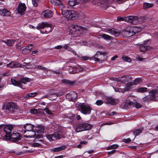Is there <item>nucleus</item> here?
Instances as JSON below:
<instances>
[{
	"mask_svg": "<svg viewBox=\"0 0 158 158\" xmlns=\"http://www.w3.org/2000/svg\"><path fill=\"white\" fill-rule=\"evenodd\" d=\"M13 126L11 125H7L5 126L4 128L5 135L3 137V139L9 140L12 139L14 141H18L21 139L19 133L15 132L11 134Z\"/></svg>",
	"mask_w": 158,
	"mask_h": 158,
	"instance_id": "f257e3e1",
	"label": "nucleus"
},
{
	"mask_svg": "<svg viewBox=\"0 0 158 158\" xmlns=\"http://www.w3.org/2000/svg\"><path fill=\"white\" fill-rule=\"evenodd\" d=\"M37 29H44L43 31H40L41 33L42 34H48L50 32L52 29L51 24L47 22H44L39 23L36 26Z\"/></svg>",
	"mask_w": 158,
	"mask_h": 158,
	"instance_id": "f03ea898",
	"label": "nucleus"
},
{
	"mask_svg": "<svg viewBox=\"0 0 158 158\" xmlns=\"http://www.w3.org/2000/svg\"><path fill=\"white\" fill-rule=\"evenodd\" d=\"M62 15L66 18L74 20L77 19L79 17L78 14L74 10H61Z\"/></svg>",
	"mask_w": 158,
	"mask_h": 158,
	"instance_id": "7ed1b4c3",
	"label": "nucleus"
},
{
	"mask_svg": "<svg viewBox=\"0 0 158 158\" xmlns=\"http://www.w3.org/2000/svg\"><path fill=\"white\" fill-rule=\"evenodd\" d=\"M84 29L83 27L75 24H71L69 27V30L72 34H80L83 32Z\"/></svg>",
	"mask_w": 158,
	"mask_h": 158,
	"instance_id": "20e7f679",
	"label": "nucleus"
},
{
	"mask_svg": "<svg viewBox=\"0 0 158 158\" xmlns=\"http://www.w3.org/2000/svg\"><path fill=\"white\" fill-rule=\"evenodd\" d=\"M92 127V126L88 123H79L76 125L75 127V130L77 132L89 130Z\"/></svg>",
	"mask_w": 158,
	"mask_h": 158,
	"instance_id": "39448f33",
	"label": "nucleus"
},
{
	"mask_svg": "<svg viewBox=\"0 0 158 158\" xmlns=\"http://www.w3.org/2000/svg\"><path fill=\"white\" fill-rule=\"evenodd\" d=\"M31 81V79L28 78H24L21 79L20 81H17L14 79H11V81L12 84L14 85L18 86L21 87V84H26L27 82H30Z\"/></svg>",
	"mask_w": 158,
	"mask_h": 158,
	"instance_id": "423d86ee",
	"label": "nucleus"
},
{
	"mask_svg": "<svg viewBox=\"0 0 158 158\" xmlns=\"http://www.w3.org/2000/svg\"><path fill=\"white\" fill-rule=\"evenodd\" d=\"M92 109L89 105L84 103L80 105V111L81 113L84 114H89L91 113Z\"/></svg>",
	"mask_w": 158,
	"mask_h": 158,
	"instance_id": "0eeeda50",
	"label": "nucleus"
},
{
	"mask_svg": "<svg viewBox=\"0 0 158 158\" xmlns=\"http://www.w3.org/2000/svg\"><path fill=\"white\" fill-rule=\"evenodd\" d=\"M150 43V40H147L144 41L143 44H136V45L138 46L140 48V50L141 52H144L151 49V47L148 46Z\"/></svg>",
	"mask_w": 158,
	"mask_h": 158,
	"instance_id": "6e6552de",
	"label": "nucleus"
},
{
	"mask_svg": "<svg viewBox=\"0 0 158 158\" xmlns=\"http://www.w3.org/2000/svg\"><path fill=\"white\" fill-rule=\"evenodd\" d=\"M46 138L50 141H52L55 139H60L61 137V134L60 132H55L53 134L51 135H47Z\"/></svg>",
	"mask_w": 158,
	"mask_h": 158,
	"instance_id": "1a4fd4ad",
	"label": "nucleus"
},
{
	"mask_svg": "<svg viewBox=\"0 0 158 158\" xmlns=\"http://www.w3.org/2000/svg\"><path fill=\"white\" fill-rule=\"evenodd\" d=\"M139 18L138 16H130L125 17L124 20L128 23L133 24H136L138 23Z\"/></svg>",
	"mask_w": 158,
	"mask_h": 158,
	"instance_id": "9d476101",
	"label": "nucleus"
},
{
	"mask_svg": "<svg viewBox=\"0 0 158 158\" xmlns=\"http://www.w3.org/2000/svg\"><path fill=\"white\" fill-rule=\"evenodd\" d=\"M26 7L25 4L21 2L19 4L18 7L16 9L18 13L22 15L24 13L26 10Z\"/></svg>",
	"mask_w": 158,
	"mask_h": 158,
	"instance_id": "9b49d317",
	"label": "nucleus"
},
{
	"mask_svg": "<svg viewBox=\"0 0 158 158\" xmlns=\"http://www.w3.org/2000/svg\"><path fill=\"white\" fill-rule=\"evenodd\" d=\"M77 96V94L74 91L71 92L66 95V98L70 101H74L76 99Z\"/></svg>",
	"mask_w": 158,
	"mask_h": 158,
	"instance_id": "f8f14e48",
	"label": "nucleus"
},
{
	"mask_svg": "<svg viewBox=\"0 0 158 158\" xmlns=\"http://www.w3.org/2000/svg\"><path fill=\"white\" fill-rule=\"evenodd\" d=\"M6 109L10 112L15 111L17 109V106L15 103L9 102L7 105Z\"/></svg>",
	"mask_w": 158,
	"mask_h": 158,
	"instance_id": "ddd939ff",
	"label": "nucleus"
},
{
	"mask_svg": "<svg viewBox=\"0 0 158 158\" xmlns=\"http://www.w3.org/2000/svg\"><path fill=\"white\" fill-rule=\"evenodd\" d=\"M132 78L130 75H127L121 77V82L126 84V86L130 83Z\"/></svg>",
	"mask_w": 158,
	"mask_h": 158,
	"instance_id": "4468645a",
	"label": "nucleus"
},
{
	"mask_svg": "<svg viewBox=\"0 0 158 158\" xmlns=\"http://www.w3.org/2000/svg\"><path fill=\"white\" fill-rule=\"evenodd\" d=\"M82 69L79 65H77L76 66L73 67H70L69 73H75L81 71Z\"/></svg>",
	"mask_w": 158,
	"mask_h": 158,
	"instance_id": "2eb2a0df",
	"label": "nucleus"
},
{
	"mask_svg": "<svg viewBox=\"0 0 158 158\" xmlns=\"http://www.w3.org/2000/svg\"><path fill=\"white\" fill-rule=\"evenodd\" d=\"M24 136L26 138H34L35 136V133L34 130L23 131Z\"/></svg>",
	"mask_w": 158,
	"mask_h": 158,
	"instance_id": "dca6fc26",
	"label": "nucleus"
},
{
	"mask_svg": "<svg viewBox=\"0 0 158 158\" xmlns=\"http://www.w3.org/2000/svg\"><path fill=\"white\" fill-rule=\"evenodd\" d=\"M106 31L111 35L115 36H118L120 35V31L119 30L114 28L108 29L106 30Z\"/></svg>",
	"mask_w": 158,
	"mask_h": 158,
	"instance_id": "f3484780",
	"label": "nucleus"
},
{
	"mask_svg": "<svg viewBox=\"0 0 158 158\" xmlns=\"http://www.w3.org/2000/svg\"><path fill=\"white\" fill-rule=\"evenodd\" d=\"M142 81V80L140 78H137L135 80L131 81L130 84L127 85V90H129L131 85H136L139 84Z\"/></svg>",
	"mask_w": 158,
	"mask_h": 158,
	"instance_id": "a211bd4d",
	"label": "nucleus"
},
{
	"mask_svg": "<svg viewBox=\"0 0 158 158\" xmlns=\"http://www.w3.org/2000/svg\"><path fill=\"white\" fill-rule=\"evenodd\" d=\"M51 2L53 5L59 6L61 10H63L64 6L61 0H51Z\"/></svg>",
	"mask_w": 158,
	"mask_h": 158,
	"instance_id": "6ab92c4d",
	"label": "nucleus"
},
{
	"mask_svg": "<svg viewBox=\"0 0 158 158\" xmlns=\"http://www.w3.org/2000/svg\"><path fill=\"white\" fill-rule=\"evenodd\" d=\"M42 15L45 18H47L52 17L53 13L51 11L46 10L42 12Z\"/></svg>",
	"mask_w": 158,
	"mask_h": 158,
	"instance_id": "aec40b11",
	"label": "nucleus"
},
{
	"mask_svg": "<svg viewBox=\"0 0 158 158\" xmlns=\"http://www.w3.org/2000/svg\"><path fill=\"white\" fill-rule=\"evenodd\" d=\"M6 66L10 68H15L21 66V64L17 62L11 61L6 65Z\"/></svg>",
	"mask_w": 158,
	"mask_h": 158,
	"instance_id": "412c9836",
	"label": "nucleus"
},
{
	"mask_svg": "<svg viewBox=\"0 0 158 158\" xmlns=\"http://www.w3.org/2000/svg\"><path fill=\"white\" fill-rule=\"evenodd\" d=\"M133 35L140 32L142 30V28L140 27L133 26L130 27Z\"/></svg>",
	"mask_w": 158,
	"mask_h": 158,
	"instance_id": "4be33fe9",
	"label": "nucleus"
},
{
	"mask_svg": "<svg viewBox=\"0 0 158 158\" xmlns=\"http://www.w3.org/2000/svg\"><path fill=\"white\" fill-rule=\"evenodd\" d=\"M122 34L126 37H130L133 35V34L130 28L129 30H127L123 31Z\"/></svg>",
	"mask_w": 158,
	"mask_h": 158,
	"instance_id": "5701e85b",
	"label": "nucleus"
},
{
	"mask_svg": "<svg viewBox=\"0 0 158 158\" xmlns=\"http://www.w3.org/2000/svg\"><path fill=\"white\" fill-rule=\"evenodd\" d=\"M106 102L108 104H110L112 105H115L116 102L114 99L111 97H108L106 100Z\"/></svg>",
	"mask_w": 158,
	"mask_h": 158,
	"instance_id": "b1692460",
	"label": "nucleus"
},
{
	"mask_svg": "<svg viewBox=\"0 0 158 158\" xmlns=\"http://www.w3.org/2000/svg\"><path fill=\"white\" fill-rule=\"evenodd\" d=\"M0 14L3 16H8L10 15V12L5 9L0 10Z\"/></svg>",
	"mask_w": 158,
	"mask_h": 158,
	"instance_id": "393cba45",
	"label": "nucleus"
},
{
	"mask_svg": "<svg viewBox=\"0 0 158 158\" xmlns=\"http://www.w3.org/2000/svg\"><path fill=\"white\" fill-rule=\"evenodd\" d=\"M23 127L24 129L23 131H30L33 130L34 126L31 124H27L23 126Z\"/></svg>",
	"mask_w": 158,
	"mask_h": 158,
	"instance_id": "a878e982",
	"label": "nucleus"
},
{
	"mask_svg": "<svg viewBox=\"0 0 158 158\" xmlns=\"http://www.w3.org/2000/svg\"><path fill=\"white\" fill-rule=\"evenodd\" d=\"M131 106H132L133 107H135L137 108H139L142 107V105L138 102L136 101L132 102L129 101L127 102Z\"/></svg>",
	"mask_w": 158,
	"mask_h": 158,
	"instance_id": "bb28decb",
	"label": "nucleus"
},
{
	"mask_svg": "<svg viewBox=\"0 0 158 158\" xmlns=\"http://www.w3.org/2000/svg\"><path fill=\"white\" fill-rule=\"evenodd\" d=\"M150 93L152 96V98L153 100L155 99V97L158 96V91L155 90H152L150 91Z\"/></svg>",
	"mask_w": 158,
	"mask_h": 158,
	"instance_id": "cd10ccee",
	"label": "nucleus"
},
{
	"mask_svg": "<svg viewBox=\"0 0 158 158\" xmlns=\"http://www.w3.org/2000/svg\"><path fill=\"white\" fill-rule=\"evenodd\" d=\"M35 130L38 133H44V127L43 126H38L36 127Z\"/></svg>",
	"mask_w": 158,
	"mask_h": 158,
	"instance_id": "c85d7f7f",
	"label": "nucleus"
},
{
	"mask_svg": "<svg viewBox=\"0 0 158 158\" xmlns=\"http://www.w3.org/2000/svg\"><path fill=\"white\" fill-rule=\"evenodd\" d=\"M113 88L115 92H123L129 90L126 89L127 88V85L126 86V87L124 88L123 89H121L120 88H114L113 87Z\"/></svg>",
	"mask_w": 158,
	"mask_h": 158,
	"instance_id": "c756f323",
	"label": "nucleus"
},
{
	"mask_svg": "<svg viewBox=\"0 0 158 158\" xmlns=\"http://www.w3.org/2000/svg\"><path fill=\"white\" fill-rule=\"evenodd\" d=\"M15 41V40H8L6 41H3V42L8 45L10 46L13 45L14 44Z\"/></svg>",
	"mask_w": 158,
	"mask_h": 158,
	"instance_id": "7c9ffc66",
	"label": "nucleus"
},
{
	"mask_svg": "<svg viewBox=\"0 0 158 158\" xmlns=\"http://www.w3.org/2000/svg\"><path fill=\"white\" fill-rule=\"evenodd\" d=\"M35 69H37L43 70L44 72H45V73L46 72H47L48 70L46 68L40 65H36L35 66Z\"/></svg>",
	"mask_w": 158,
	"mask_h": 158,
	"instance_id": "2f4dec72",
	"label": "nucleus"
},
{
	"mask_svg": "<svg viewBox=\"0 0 158 158\" xmlns=\"http://www.w3.org/2000/svg\"><path fill=\"white\" fill-rule=\"evenodd\" d=\"M65 148L64 146H61L57 148H54L51 149V150L54 152H57L63 150Z\"/></svg>",
	"mask_w": 158,
	"mask_h": 158,
	"instance_id": "473e14b6",
	"label": "nucleus"
},
{
	"mask_svg": "<svg viewBox=\"0 0 158 158\" xmlns=\"http://www.w3.org/2000/svg\"><path fill=\"white\" fill-rule=\"evenodd\" d=\"M68 3L70 6L73 7L75 6L77 4V2L76 0H69Z\"/></svg>",
	"mask_w": 158,
	"mask_h": 158,
	"instance_id": "72a5a7b5",
	"label": "nucleus"
},
{
	"mask_svg": "<svg viewBox=\"0 0 158 158\" xmlns=\"http://www.w3.org/2000/svg\"><path fill=\"white\" fill-rule=\"evenodd\" d=\"M153 4L148 3H144L143 5V8L144 9H147L152 7Z\"/></svg>",
	"mask_w": 158,
	"mask_h": 158,
	"instance_id": "f704fd0d",
	"label": "nucleus"
},
{
	"mask_svg": "<svg viewBox=\"0 0 158 158\" xmlns=\"http://www.w3.org/2000/svg\"><path fill=\"white\" fill-rule=\"evenodd\" d=\"M101 37L106 40H110L111 38V36L104 34H102Z\"/></svg>",
	"mask_w": 158,
	"mask_h": 158,
	"instance_id": "c9c22d12",
	"label": "nucleus"
},
{
	"mask_svg": "<svg viewBox=\"0 0 158 158\" xmlns=\"http://www.w3.org/2000/svg\"><path fill=\"white\" fill-rule=\"evenodd\" d=\"M147 88L146 87H140L137 89V91L139 93H143L146 91Z\"/></svg>",
	"mask_w": 158,
	"mask_h": 158,
	"instance_id": "e433bc0d",
	"label": "nucleus"
},
{
	"mask_svg": "<svg viewBox=\"0 0 158 158\" xmlns=\"http://www.w3.org/2000/svg\"><path fill=\"white\" fill-rule=\"evenodd\" d=\"M87 142L86 141H81L80 143V144L77 145V148H81L83 146V145L87 144Z\"/></svg>",
	"mask_w": 158,
	"mask_h": 158,
	"instance_id": "4c0bfd02",
	"label": "nucleus"
},
{
	"mask_svg": "<svg viewBox=\"0 0 158 158\" xmlns=\"http://www.w3.org/2000/svg\"><path fill=\"white\" fill-rule=\"evenodd\" d=\"M102 54L100 52H97L95 55L93 57L95 61L99 62V59L98 58H96L95 56H98L99 55H101Z\"/></svg>",
	"mask_w": 158,
	"mask_h": 158,
	"instance_id": "58836bf2",
	"label": "nucleus"
},
{
	"mask_svg": "<svg viewBox=\"0 0 158 158\" xmlns=\"http://www.w3.org/2000/svg\"><path fill=\"white\" fill-rule=\"evenodd\" d=\"M37 94V93L34 92L28 94L26 96V98H29L30 97H33L35 96Z\"/></svg>",
	"mask_w": 158,
	"mask_h": 158,
	"instance_id": "ea45409f",
	"label": "nucleus"
},
{
	"mask_svg": "<svg viewBox=\"0 0 158 158\" xmlns=\"http://www.w3.org/2000/svg\"><path fill=\"white\" fill-rule=\"evenodd\" d=\"M110 80L111 81H115L117 82H121V77L118 78L114 77H111L109 78Z\"/></svg>",
	"mask_w": 158,
	"mask_h": 158,
	"instance_id": "a19ab883",
	"label": "nucleus"
},
{
	"mask_svg": "<svg viewBox=\"0 0 158 158\" xmlns=\"http://www.w3.org/2000/svg\"><path fill=\"white\" fill-rule=\"evenodd\" d=\"M118 147V145L117 144H113L110 146L108 147L107 149V150H111L113 149H116Z\"/></svg>",
	"mask_w": 158,
	"mask_h": 158,
	"instance_id": "79ce46f5",
	"label": "nucleus"
},
{
	"mask_svg": "<svg viewBox=\"0 0 158 158\" xmlns=\"http://www.w3.org/2000/svg\"><path fill=\"white\" fill-rule=\"evenodd\" d=\"M122 59L123 60L128 62H131V59L127 56H123Z\"/></svg>",
	"mask_w": 158,
	"mask_h": 158,
	"instance_id": "37998d69",
	"label": "nucleus"
},
{
	"mask_svg": "<svg viewBox=\"0 0 158 158\" xmlns=\"http://www.w3.org/2000/svg\"><path fill=\"white\" fill-rule=\"evenodd\" d=\"M142 128H140L139 129H138L137 130H136L134 132H133V133L134 135H135V137L136 135H138L139 133H140L142 131Z\"/></svg>",
	"mask_w": 158,
	"mask_h": 158,
	"instance_id": "c03bdc74",
	"label": "nucleus"
},
{
	"mask_svg": "<svg viewBox=\"0 0 158 158\" xmlns=\"http://www.w3.org/2000/svg\"><path fill=\"white\" fill-rule=\"evenodd\" d=\"M32 48V45L31 44H30L27 45L26 46V47L25 48H23L22 49V50H24L25 49L27 50V51H31Z\"/></svg>",
	"mask_w": 158,
	"mask_h": 158,
	"instance_id": "a18cd8bd",
	"label": "nucleus"
},
{
	"mask_svg": "<svg viewBox=\"0 0 158 158\" xmlns=\"http://www.w3.org/2000/svg\"><path fill=\"white\" fill-rule=\"evenodd\" d=\"M44 111L47 114L50 115L52 114V113L51 111L47 108H45L44 109Z\"/></svg>",
	"mask_w": 158,
	"mask_h": 158,
	"instance_id": "49530a36",
	"label": "nucleus"
},
{
	"mask_svg": "<svg viewBox=\"0 0 158 158\" xmlns=\"http://www.w3.org/2000/svg\"><path fill=\"white\" fill-rule=\"evenodd\" d=\"M38 0H32V3L34 6L36 7L37 6V3Z\"/></svg>",
	"mask_w": 158,
	"mask_h": 158,
	"instance_id": "de8ad7c7",
	"label": "nucleus"
},
{
	"mask_svg": "<svg viewBox=\"0 0 158 158\" xmlns=\"http://www.w3.org/2000/svg\"><path fill=\"white\" fill-rule=\"evenodd\" d=\"M61 82L63 83H64L66 84H72L71 82L70 81L65 79H63L62 80Z\"/></svg>",
	"mask_w": 158,
	"mask_h": 158,
	"instance_id": "09e8293b",
	"label": "nucleus"
},
{
	"mask_svg": "<svg viewBox=\"0 0 158 158\" xmlns=\"http://www.w3.org/2000/svg\"><path fill=\"white\" fill-rule=\"evenodd\" d=\"M38 110L37 109H33L30 110V112L32 114H35L37 113Z\"/></svg>",
	"mask_w": 158,
	"mask_h": 158,
	"instance_id": "8fccbe9b",
	"label": "nucleus"
},
{
	"mask_svg": "<svg viewBox=\"0 0 158 158\" xmlns=\"http://www.w3.org/2000/svg\"><path fill=\"white\" fill-rule=\"evenodd\" d=\"M103 103V102L101 100H98L96 102V104L98 106H100Z\"/></svg>",
	"mask_w": 158,
	"mask_h": 158,
	"instance_id": "3c124183",
	"label": "nucleus"
},
{
	"mask_svg": "<svg viewBox=\"0 0 158 158\" xmlns=\"http://www.w3.org/2000/svg\"><path fill=\"white\" fill-rule=\"evenodd\" d=\"M32 146L33 147H40L41 145L40 143H34L32 144Z\"/></svg>",
	"mask_w": 158,
	"mask_h": 158,
	"instance_id": "603ef678",
	"label": "nucleus"
},
{
	"mask_svg": "<svg viewBox=\"0 0 158 158\" xmlns=\"http://www.w3.org/2000/svg\"><path fill=\"white\" fill-rule=\"evenodd\" d=\"M131 141V139L130 138L124 139L123 140V141L126 143H128Z\"/></svg>",
	"mask_w": 158,
	"mask_h": 158,
	"instance_id": "864d4df0",
	"label": "nucleus"
},
{
	"mask_svg": "<svg viewBox=\"0 0 158 158\" xmlns=\"http://www.w3.org/2000/svg\"><path fill=\"white\" fill-rule=\"evenodd\" d=\"M81 59L83 60H85L89 59V57L86 56H82L81 57Z\"/></svg>",
	"mask_w": 158,
	"mask_h": 158,
	"instance_id": "5fc2aeb1",
	"label": "nucleus"
},
{
	"mask_svg": "<svg viewBox=\"0 0 158 158\" xmlns=\"http://www.w3.org/2000/svg\"><path fill=\"white\" fill-rule=\"evenodd\" d=\"M69 46V44H65L63 46H62V48H64L65 49H67Z\"/></svg>",
	"mask_w": 158,
	"mask_h": 158,
	"instance_id": "6e6d98bb",
	"label": "nucleus"
},
{
	"mask_svg": "<svg viewBox=\"0 0 158 158\" xmlns=\"http://www.w3.org/2000/svg\"><path fill=\"white\" fill-rule=\"evenodd\" d=\"M136 59H137V60H139V61H142L143 60H144L145 59V58H142V57H140V56H137L136 57Z\"/></svg>",
	"mask_w": 158,
	"mask_h": 158,
	"instance_id": "4d7b16f0",
	"label": "nucleus"
},
{
	"mask_svg": "<svg viewBox=\"0 0 158 158\" xmlns=\"http://www.w3.org/2000/svg\"><path fill=\"white\" fill-rule=\"evenodd\" d=\"M116 151V150H113L111 151L108 152V155L112 154H114V153Z\"/></svg>",
	"mask_w": 158,
	"mask_h": 158,
	"instance_id": "13d9d810",
	"label": "nucleus"
},
{
	"mask_svg": "<svg viewBox=\"0 0 158 158\" xmlns=\"http://www.w3.org/2000/svg\"><path fill=\"white\" fill-rule=\"evenodd\" d=\"M62 48V46L61 45H57L55 47V49H60Z\"/></svg>",
	"mask_w": 158,
	"mask_h": 158,
	"instance_id": "bf43d9fd",
	"label": "nucleus"
},
{
	"mask_svg": "<svg viewBox=\"0 0 158 158\" xmlns=\"http://www.w3.org/2000/svg\"><path fill=\"white\" fill-rule=\"evenodd\" d=\"M118 58V56L117 55H116L114 56L113 57L111 58V60L112 61H114L117 58Z\"/></svg>",
	"mask_w": 158,
	"mask_h": 158,
	"instance_id": "052dcab7",
	"label": "nucleus"
},
{
	"mask_svg": "<svg viewBox=\"0 0 158 158\" xmlns=\"http://www.w3.org/2000/svg\"><path fill=\"white\" fill-rule=\"evenodd\" d=\"M76 118L77 120H80L81 118V116H80V115H77L76 116Z\"/></svg>",
	"mask_w": 158,
	"mask_h": 158,
	"instance_id": "680f3d73",
	"label": "nucleus"
},
{
	"mask_svg": "<svg viewBox=\"0 0 158 158\" xmlns=\"http://www.w3.org/2000/svg\"><path fill=\"white\" fill-rule=\"evenodd\" d=\"M63 156L62 155L58 156H55L54 158H63Z\"/></svg>",
	"mask_w": 158,
	"mask_h": 158,
	"instance_id": "e2e57ef3",
	"label": "nucleus"
},
{
	"mask_svg": "<svg viewBox=\"0 0 158 158\" xmlns=\"http://www.w3.org/2000/svg\"><path fill=\"white\" fill-rule=\"evenodd\" d=\"M113 123L112 122H110V123H104V125H111Z\"/></svg>",
	"mask_w": 158,
	"mask_h": 158,
	"instance_id": "0e129e2a",
	"label": "nucleus"
},
{
	"mask_svg": "<svg viewBox=\"0 0 158 158\" xmlns=\"http://www.w3.org/2000/svg\"><path fill=\"white\" fill-rule=\"evenodd\" d=\"M37 51H33L32 52V54L34 56L35 54L37 53Z\"/></svg>",
	"mask_w": 158,
	"mask_h": 158,
	"instance_id": "69168bd1",
	"label": "nucleus"
},
{
	"mask_svg": "<svg viewBox=\"0 0 158 158\" xmlns=\"http://www.w3.org/2000/svg\"><path fill=\"white\" fill-rule=\"evenodd\" d=\"M81 2H88L90 1V0H81Z\"/></svg>",
	"mask_w": 158,
	"mask_h": 158,
	"instance_id": "338daca9",
	"label": "nucleus"
},
{
	"mask_svg": "<svg viewBox=\"0 0 158 158\" xmlns=\"http://www.w3.org/2000/svg\"><path fill=\"white\" fill-rule=\"evenodd\" d=\"M94 151V150H89V151H87V152L88 153H89V154H91V153H93Z\"/></svg>",
	"mask_w": 158,
	"mask_h": 158,
	"instance_id": "774afa93",
	"label": "nucleus"
}]
</instances>
